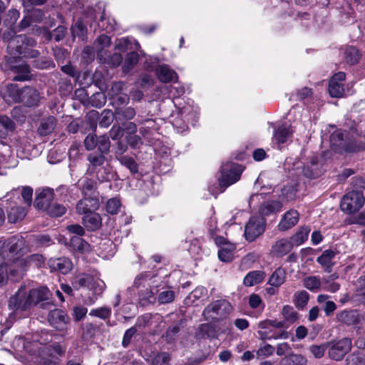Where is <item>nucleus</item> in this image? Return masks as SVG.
Wrapping results in <instances>:
<instances>
[{
	"instance_id": "nucleus-1",
	"label": "nucleus",
	"mask_w": 365,
	"mask_h": 365,
	"mask_svg": "<svg viewBox=\"0 0 365 365\" xmlns=\"http://www.w3.org/2000/svg\"><path fill=\"white\" fill-rule=\"evenodd\" d=\"M51 296V293L46 287L28 289L25 284H21L10 297L9 307L15 314H20L21 317H26L30 314L33 307L48 300Z\"/></svg>"
},
{
	"instance_id": "nucleus-2",
	"label": "nucleus",
	"mask_w": 365,
	"mask_h": 365,
	"mask_svg": "<svg viewBox=\"0 0 365 365\" xmlns=\"http://www.w3.org/2000/svg\"><path fill=\"white\" fill-rule=\"evenodd\" d=\"M155 276L150 272H143L134 279L133 289H136L139 300L143 306L154 303L156 301L155 292L152 288L157 287Z\"/></svg>"
},
{
	"instance_id": "nucleus-3",
	"label": "nucleus",
	"mask_w": 365,
	"mask_h": 365,
	"mask_svg": "<svg viewBox=\"0 0 365 365\" xmlns=\"http://www.w3.org/2000/svg\"><path fill=\"white\" fill-rule=\"evenodd\" d=\"M7 91L14 102L21 103L28 107L36 106L40 99L38 92L31 87L19 90L16 85L11 84L7 86Z\"/></svg>"
},
{
	"instance_id": "nucleus-4",
	"label": "nucleus",
	"mask_w": 365,
	"mask_h": 365,
	"mask_svg": "<svg viewBox=\"0 0 365 365\" xmlns=\"http://www.w3.org/2000/svg\"><path fill=\"white\" fill-rule=\"evenodd\" d=\"M232 311V306L226 299H220L209 304L203 310L202 315L206 320L218 322L227 318Z\"/></svg>"
},
{
	"instance_id": "nucleus-5",
	"label": "nucleus",
	"mask_w": 365,
	"mask_h": 365,
	"mask_svg": "<svg viewBox=\"0 0 365 365\" xmlns=\"http://www.w3.org/2000/svg\"><path fill=\"white\" fill-rule=\"evenodd\" d=\"M242 165L227 162L223 163L221 166V176L219 178V185L224 190L230 185L237 182L242 173Z\"/></svg>"
},
{
	"instance_id": "nucleus-6",
	"label": "nucleus",
	"mask_w": 365,
	"mask_h": 365,
	"mask_svg": "<svg viewBox=\"0 0 365 365\" xmlns=\"http://www.w3.org/2000/svg\"><path fill=\"white\" fill-rule=\"evenodd\" d=\"M331 148L336 153L354 152L356 146L354 141L348 136L347 132L336 130L330 136Z\"/></svg>"
},
{
	"instance_id": "nucleus-7",
	"label": "nucleus",
	"mask_w": 365,
	"mask_h": 365,
	"mask_svg": "<svg viewBox=\"0 0 365 365\" xmlns=\"http://www.w3.org/2000/svg\"><path fill=\"white\" fill-rule=\"evenodd\" d=\"M365 202L362 192L351 190L346 193L340 202L341 210L346 214H352L361 209Z\"/></svg>"
},
{
	"instance_id": "nucleus-8",
	"label": "nucleus",
	"mask_w": 365,
	"mask_h": 365,
	"mask_svg": "<svg viewBox=\"0 0 365 365\" xmlns=\"http://www.w3.org/2000/svg\"><path fill=\"white\" fill-rule=\"evenodd\" d=\"M0 245L1 258L10 261L23 250L24 240L22 237H11L4 241H0Z\"/></svg>"
},
{
	"instance_id": "nucleus-9",
	"label": "nucleus",
	"mask_w": 365,
	"mask_h": 365,
	"mask_svg": "<svg viewBox=\"0 0 365 365\" xmlns=\"http://www.w3.org/2000/svg\"><path fill=\"white\" fill-rule=\"evenodd\" d=\"M328 354L329 357L336 361L341 360L344 356L351 350L352 343L351 339L344 337L336 341L328 342Z\"/></svg>"
},
{
	"instance_id": "nucleus-10",
	"label": "nucleus",
	"mask_w": 365,
	"mask_h": 365,
	"mask_svg": "<svg viewBox=\"0 0 365 365\" xmlns=\"http://www.w3.org/2000/svg\"><path fill=\"white\" fill-rule=\"evenodd\" d=\"M265 229V220L260 216L251 217L245 227V237L249 242L255 240Z\"/></svg>"
},
{
	"instance_id": "nucleus-11",
	"label": "nucleus",
	"mask_w": 365,
	"mask_h": 365,
	"mask_svg": "<svg viewBox=\"0 0 365 365\" xmlns=\"http://www.w3.org/2000/svg\"><path fill=\"white\" fill-rule=\"evenodd\" d=\"M14 41L18 44L16 51L23 57L35 58L39 54L37 50L31 48L36 44V41L33 38L19 35L16 36Z\"/></svg>"
},
{
	"instance_id": "nucleus-12",
	"label": "nucleus",
	"mask_w": 365,
	"mask_h": 365,
	"mask_svg": "<svg viewBox=\"0 0 365 365\" xmlns=\"http://www.w3.org/2000/svg\"><path fill=\"white\" fill-rule=\"evenodd\" d=\"M14 58H8L6 59L4 63H2L1 66L4 71H11L14 73H16L13 78L14 81H24L29 78L30 68L29 66L26 63H20L16 65H12Z\"/></svg>"
},
{
	"instance_id": "nucleus-13",
	"label": "nucleus",
	"mask_w": 365,
	"mask_h": 365,
	"mask_svg": "<svg viewBox=\"0 0 365 365\" xmlns=\"http://www.w3.org/2000/svg\"><path fill=\"white\" fill-rule=\"evenodd\" d=\"M338 323L349 327H356L361 322V316L357 309H344L336 314Z\"/></svg>"
},
{
	"instance_id": "nucleus-14",
	"label": "nucleus",
	"mask_w": 365,
	"mask_h": 365,
	"mask_svg": "<svg viewBox=\"0 0 365 365\" xmlns=\"http://www.w3.org/2000/svg\"><path fill=\"white\" fill-rule=\"evenodd\" d=\"M48 321L50 325L59 331L67 329L69 323V317L66 312L59 309H54L50 311L48 316Z\"/></svg>"
},
{
	"instance_id": "nucleus-15",
	"label": "nucleus",
	"mask_w": 365,
	"mask_h": 365,
	"mask_svg": "<svg viewBox=\"0 0 365 365\" xmlns=\"http://www.w3.org/2000/svg\"><path fill=\"white\" fill-rule=\"evenodd\" d=\"M53 190L49 187L36 190L34 206L44 211L53 202Z\"/></svg>"
},
{
	"instance_id": "nucleus-16",
	"label": "nucleus",
	"mask_w": 365,
	"mask_h": 365,
	"mask_svg": "<svg viewBox=\"0 0 365 365\" xmlns=\"http://www.w3.org/2000/svg\"><path fill=\"white\" fill-rule=\"evenodd\" d=\"M9 262V274L12 280L18 281L21 279L26 270V262L24 258L16 257L11 258L10 261L4 259Z\"/></svg>"
},
{
	"instance_id": "nucleus-17",
	"label": "nucleus",
	"mask_w": 365,
	"mask_h": 365,
	"mask_svg": "<svg viewBox=\"0 0 365 365\" xmlns=\"http://www.w3.org/2000/svg\"><path fill=\"white\" fill-rule=\"evenodd\" d=\"M346 75L344 72H339L333 76L329 83V93L333 98H340L344 93L343 81Z\"/></svg>"
},
{
	"instance_id": "nucleus-18",
	"label": "nucleus",
	"mask_w": 365,
	"mask_h": 365,
	"mask_svg": "<svg viewBox=\"0 0 365 365\" xmlns=\"http://www.w3.org/2000/svg\"><path fill=\"white\" fill-rule=\"evenodd\" d=\"M100 202L98 197H83L80 200L76 207V212L79 215H87L96 210L99 207Z\"/></svg>"
},
{
	"instance_id": "nucleus-19",
	"label": "nucleus",
	"mask_w": 365,
	"mask_h": 365,
	"mask_svg": "<svg viewBox=\"0 0 365 365\" xmlns=\"http://www.w3.org/2000/svg\"><path fill=\"white\" fill-rule=\"evenodd\" d=\"M77 187L83 197H98L96 182L87 177L81 178L77 182Z\"/></svg>"
},
{
	"instance_id": "nucleus-20",
	"label": "nucleus",
	"mask_w": 365,
	"mask_h": 365,
	"mask_svg": "<svg viewBox=\"0 0 365 365\" xmlns=\"http://www.w3.org/2000/svg\"><path fill=\"white\" fill-rule=\"evenodd\" d=\"M48 265L52 272L58 271L63 274L68 273L73 267L71 261L67 257L51 258Z\"/></svg>"
},
{
	"instance_id": "nucleus-21",
	"label": "nucleus",
	"mask_w": 365,
	"mask_h": 365,
	"mask_svg": "<svg viewBox=\"0 0 365 365\" xmlns=\"http://www.w3.org/2000/svg\"><path fill=\"white\" fill-rule=\"evenodd\" d=\"M292 248V242L289 239L282 238L272 245L270 252L274 257H282L288 254Z\"/></svg>"
},
{
	"instance_id": "nucleus-22",
	"label": "nucleus",
	"mask_w": 365,
	"mask_h": 365,
	"mask_svg": "<svg viewBox=\"0 0 365 365\" xmlns=\"http://www.w3.org/2000/svg\"><path fill=\"white\" fill-rule=\"evenodd\" d=\"M41 343L34 342V343H25V340L22 337H16L13 341V346L18 351H21V349H25L26 352L30 353L31 354H35L36 349H38V353L43 352V349H44L43 346H39Z\"/></svg>"
},
{
	"instance_id": "nucleus-23",
	"label": "nucleus",
	"mask_w": 365,
	"mask_h": 365,
	"mask_svg": "<svg viewBox=\"0 0 365 365\" xmlns=\"http://www.w3.org/2000/svg\"><path fill=\"white\" fill-rule=\"evenodd\" d=\"M299 215L295 210H290L284 213L279 223L278 229L280 231H286L294 227L299 221Z\"/></svg>"
},
{
	"instance_id": "nucleus-24",
	"label": "nucleus",
	"mask_w": 365,
	"mask_h": 365,
	"mask_svg": "<svg viewBox=\"0 0 365 365\" xmlns=\"http://www.w3.org/2000/svg\"><path fill=\"white\" fill-rule=\"evenodd\" d=\"M304 175L309 178H316L322 174L321 164L317 156L313 155L303 168Z\"/></svg>"
},
{
	"instance_id": "nucleus-25",
	"label": "nucleus",
	"mask_w": 365,
	"mask_h": 365,
	"mask_svg": "<svg viewBox=\"0 0 365 365\" xmlns=\"http://www.w3.org/2000/svg\"><path fill=\"white\" fill-rule=\"evenodd\" d=\"M336 252L331 250H326L317 257V262L323 267L326 272L330 273L335 263L332 261Z\"/></svg>"
},
{
	"instance_id": "nucleus-26",
	"label": "nucleus",
	"mask_w": 365,
	"mask_h": 365,
	"mask_svg": "<svg viewBox=\"0 0 365 365\" xmlns=\"http://www.w3.org/2000/svg\"><path fill=\"white\" fill-rule=\"evenodd\" d=\"M158 79L163 83H168L175 81L178 78L176 72L171 69L168 65H160L155 70Z\"/></svg>"
},
{
	"instance_id": "nucleus-27",
	"label": "nucleus",
	"mask_w": 365,
	"mask_h": 365,
	"mask_svg": "<svg viewBox=\"0 0 365 365\" xmlns=\"http://www.w3.org/2000/svg\"><path fill=\"white\" fill-rule=\"evenodd\" d=\"M110 38L106 35L99 36L95 41V47L97 52L98 58L100 60L106 58V48L110 45Z\"/></svg>"
},
{
	"instance_id": "nucleus-28",
	"label": "nucleus",
	"mask_w": 365,
	"mask_h": 365,
	"mask_svg": "<svg viewBox=\"0 0 365 365\" xmlns=\"http://www.w3.org/2000/svg\"><path fill=\"white\" fill-rule=\"evenodd\" d=\"M83 224L88 230L95 231L101 227L102 219L98 213L91 212L83 217Z\"/></svg>"
},
{
	"instance_id": "nucleus-29",
	"label": "nucleus",
	"mask_w": 365,
	"mask_h": 365,
	"mask_svg": "<svg viewBox=\"0 0 365 365\" xmlns=\"http://www.w3.org/2000/svg\"><path fill=\"white\" fill-rule=\"evenodd\" d=\"M56 125V118L53 116H48L41 120L37 131L42 136L48 135L54 130Z\"/></svg>"
},
{
	"instance_id": "nucleus-30",
	"label": "nucleus",
	"mask_w": 365,
	"mask_h": 365,
	"mask_svg": "<svg viewBox=\"0 0 365 365\" xmlns=\"http://www.w3.org/2000/svg\"><path fill=\"white\" fill-rule=\"evenodd\" d=\"M88 160L90 164L88 167L86 174L89 175H93L96 171L100 168H103L102 165L105 162V156L104 154H94L91 153L88 156Z\"/></svg>"
},
{
	"instance_id": "nucleus-31",
	"label": "nucleus",
	"mask_w": 365,
	"mask_h": 365,
	"mask_svg": "<svg viewBox=\"0 0 365 365\" xmlns=\"http://www.w3.org/2000/svg\"><path fill=\"white\" fill-rule=\"evenodd\" d=\"M266 277L264 272L255 270L248 272L243 279V284L246 287H252L262 282Z\"/></svg>"
},
{
	"instance_id": "nucleus-32",
	"label": "nucleus",
	"mask_w": 365,
	"mask_h": 365,
	"mask_svg": "<svg viewBox=\"0 0 365 365\" xmlns=\"http://www.w3.org/2000/svg\"><path fill=\"white\" fill-rule=\"evenodd\" d=\"M317 301L322 305V309L327 317L331 316L336 309V304L334 302L330 300V296L327 294H321L318 295Z\"/></svg>"
},
{
	"instance_id": "nucleus-33",
	"label": "nucleus",
	"mask_w": 365,
	"mask_h": 365,
	"mask_svg": "<svg viewBox=\"0 0 365 365\" xmlns=\"http://www.w3.org/2000/svg\"><path fill=\"white\" fill-rule=\"evenodd\" d=\"M195 336L198 339H217L214 324L210 323L200 324L196 329Z\"/></svg>"
},
{
	"instance_id": "nucleus-34",
	"label": "nucleus",
	"mask_w": 365,
	"mask_h": 365,
	"mask_svg": "<svg viewBox=\"0 0 365 365\" xmlns=\"http://www.w3.org/2000/svg\"><path fill=\"white\" fill-rule=\"evenodd\" d=\"M93 282V277L86 273H80L74 276L71 281L73 288L80 289L83 287H90Z\"/></svg>"
},
{
	"instance_id": "nucleus-35",
	"label": "nucleus",
	"mask_w": 365,
	"mask_h": 365,
	"mask_svg": "<svg viewBox=\"0 0 365 365\" xmlns=\"http://www.w3.org/2000/svg\"><path fill=\"white\" fill-rule=\"evenodd\" d=\"M280 313L287 328L297 322L299 319V314L297 312H296L294 309L289 305L283 306Z\"/></svg>"
},
{
	"instance_id": "nucleus-36",
	"label": "nucleus",
	"mask_w": 365,
	"mask_h": 365,
	"mask_svg": "<svg viewBox=\"0 0 365 365\" xmlns=\"http://www.w3.org/2000/svg\"><path fill=\"white\" fill-rule=\"evenodd\" d=\"M292 132L290 125L283 124L275 131L274 138L278 144L284 143L291 137Z\"/></svg>"
},
{
	"instance_id": "nucleus-37",
	"label": "nucleus",
	"mask_w": 365,
	"mask_h": 365,
	"mask_svg": "<svg viewBox=\"0 0 365 365\" xmlns=\"http://www.w3.org/2000/svg\"><path fill=\"white\" fill-rule=\"evenodd\" d=\"M279 364L280 365H307V360L304 356L292 352L281 359Z\"/></svg>"
},
{
	"instance_id": "nucleus-38",
	"label": "nucleus",
	"mask_w": 365,
	"mask_h": 365,
	"mask_svg": "<svg viewBox=\"0 0 365 365\" xmlns=\"http://www.w3.org/2000/svg\"><path fill=\"white\" fill-rule=\"evenodd\" d=\"M286 274V270L284 268H277L269 277L268 284L274 287H280L285 282Z\"/></svg>"
},
{
	"instance_id": "nucleus-39",
	"label": "nucleus",
	"mask_w": 365,
	"mask_h": 365,
	"mask_svg": "<svg viewBox=\"0 0 365 365\" xmlns=\"http://www.w3.org/2000/svg\"><path fill=\"white\" fill-rule=\"evenodd\" d=\"M309 294L305 290L297 292L293 296V302L298 309H303L307 304Z\"/></svg>"
},
{
	"instance_id": "nucleus-40",
	"label": "nucleus",
	"mask_w": 365,
	"mask_h": 365,
	"mask_svg": "<svg viewBox=\"0 0 365 365\" xmlns=\"http://www.w3.org/2000/svg\"><path fill=\"white\" fill-rule=\"evenodd\" d=\"M139 61V55L135 51L128 53L125 57L123 65V71L125 73H129L138 63Z\"/></svg>"
},
{
	"instance_id": "nucleus-41",
	"label": "nucleus",
	"mask_w": 365,
	"mask_h": 365,
	"mask_svg": "<svg viewBox=\"0 0 365 365\" xmlns=\"http://www.w3.org/2000/svg\"><path fill=\"white\" fill-rule=\"evenodd\" d=\"M309 231L307 227H301L289 240L293 246H299L304 243L307 240Z\"/></svg>"
},
{
	"instance_id": "nucleus-42",
	"label": "nucleus",
	"mask_w": 365,
	"mask_h": 365,
	"mask_svg": "<svg viewBox=\"0 0 365 365\" xmlns=\"http://www.w3.org/2000/svg\"><path fill=\"white\" fill-rule=\"evenodd\" d=\"M44 211L51 217H58L66 213V208L61 204L53 202Z\"/></svg>"
},
{
	"instance_id": "nucleus-43",
	"label": "nucleus",
	"mask_w": 365,
	"mask_h": 365,
	"mask_svg": "<svg viewBox=\"0 0 365 365\" xmlns=\"http://www.w3.org/2000/svg\"><path fill=\"white\" fill-rule=\"evenodd\" d=\"M70 244L73 247V249L81 252H88L90 249L89 244L78 236L71 237L70 239Z\"/></svg>"
},
{
	"instance_id": "nucleus-44",
	"label": "nucleus",
	"mask_w": 365,
	"mask_h": 365,
	"mask_svg": "<svg viewBox=\"0 0 365 365\" xmlns=\"http://www.w3.org/2000/svg\"><path fill=\"white\" fill-rule=\"evenodd\" d=\"M235 249V246L233 244H229L227 247H222L218 251L219 259L225 262L232 261Z\"/></svg>"
},
{
	"instance_id": "nucleus-45",
	"label": "nucleus",
	"mask_w": 365,
	"mask_h": 365,
	"mask_svg": "<svg viewBox=\"0 0 365 365\" xmlns=\"http://www.w3.org/2000/svg\"><path fill=\"white\" fill-rule=\"evenodd\" d=\"M322 283V281L317 276H310L303 279V286L310 291L319 289Z\"/></svg>"
},
{
	"instance_id": "nucleus-46",
	"label": "nucleus",
	"mask_w": 365,
	"mask_h": 365,
	"mask_svg": "<svg viewBox=\"0 0 365 365\" xmlns=\"http://www.w3.org/2000/svg\"><path fill=\"white\" fill-rule=\"evenodd\" d=\"M282 207V203L279 201L272 200L266 202L261 207V212L263 215H269L270 213L278 212Z\"/></svg>"
},
{
	"instance_id": "nucleus-47",
	"label": "nucleus",
	"mask_w": 365,
	"mask_h": 365,
	"mask_svg": "<svg viewBox=\"0 0 365 365\" xmlns=\"http://www.w3.org/2000/svg\"><path fill=\"white\" fill-rule=\"evenodd\" d=\"M120 164L126 167L131 173L135 174L138 172V165L134 159L128 155H123L118 158Z\"/></svg>"
},
{
	"instance_id": "nucleus-48",
	"label": "nucleus",
	"mask_w": 365,
	"mask_h": 365,
	"mask_svg": "<svg viewBox=\"0 0 365 365\" xmlns=\"http://www.w3.org/2000/svg\"><path fill=\"white\" fill-rule=\"evenodd\" d=\"M274 351L275 348L273 346L269 344H263L256 351L257 358L261 359L269 357L274 354Z\"/></svg>"
},
{
	"instance_id": "nucleus-49",
	"label": "nucleus",
	"mask_w": 365,
	"mask_h": 365,
	"mask_svg": "<svg viewBox=\"0 0 365 365\" xmlns=\"http://www.w3.org/2000/svg\"><path fill=\"white\" fill-rule=\"evenodd\" d=\"M175 297V292L172 290L167 289L162 291L159 293L158 297H156V300L160 304L170 303L174 301Z\"/></svg>"
},
{
	"instance_id": "nucleus-50",
	"label": "nucleus",
	"mask_w": 365,
	"mask_h": 365,
	"mask_svg": "<svg viewBox=\"0 0 365 365\" xmlns=\"http://www.w3.org/2000/svg\"><path fill=\"white\" fill-rule=\"evenodd\" d=\"M115 115L119 119L122 118L125 120H131L135 115V110L131 107H127L123 109L116 108L115 110Z\"/></svg>"
},
{
	"instance_id": "nucleus-51",
	"label": "nucleus",
	"mask_w": 365,
	"mask_h": 365,
	"mask_svg": "<svg viewBox=\"0 0 365 365\" xmlns=\"http://www.w3.org/2000/svg\"><path fill=\"white\" fill-rule=\"evenodd\" d=\"M26 215L25 209L21 207H12L9 212V220L15 222L21 220Z\"/></svg>"
},
{
	"instance_id": "nucleus-52",
	"label": "nucleus",
	"mask_w": 365,
	"mask_h": 365,
	"mask_svg": "<svg viewBox=\"0 0 365 365\" xmlns=\"http://www.w3.org/2000/svg\"><path fill=\"white\" fill-rule=\"evenodd\" d=\"M170 356L167 352L156 354L152 359V365H169Z\"/></svg>"
},
{
	"instance_id": "nucleus-53",
	"label": "nucleus",
	"mask_w": 365,
	"mask_h": 365,
	"mask_svg": "<svg viewBox=\"0 0 365 365\" xmlns=\"http://www.w3.org/2000/svg\"><path fill=\"white\" fill-rule=\"evenodd\" d=\"M100 61L103 63H108L113 67H117L122 63L123 57L118 52H115L110 56L108 55L106 53V58Z\"/></svg>"
},
{
	"instance_id": "nucleus-54",
	"label": "nucleus",
	"mask_w": 365,
	"mask_h": 365,
	"mask_svg": "<svg viewBox=\"0 0 365 365\" xmlns=\"http://www.w3.org/2000/svg\"><path fill=\"white\" fill-rule=\"evenodd\" d=\"M359 51L354 47H349L345 51V58L351 64L356 63L359 60Z\"/></svg>"
},
{
	"instance_id": "nucleus-55",
	"label": "nucleus",
	"mask_w": 365,
	"mask_h": 365,
	"mask_svg": "<svg viewBox=\"0 0 365 365\" xmlns=\"http://www.w3.org/2000/svg\"><path fill=\"white\" fill-rule=\"evenodd\" d=\"M110 147V143L108 136L101 135L97 138V148L101 153H107L109 151Z\"/></svg>"
},
{
	"instance_id": "nucleus-56",
	"label": "nucleus",
	"mask_w": 365,
	"mask_h": 365,
	"mask_svg": "<svg viewBox=\"0 0 365 365\" xmlns=\"http://www.w3.org/2000/svg\"><path fill=\"white\" fill-rule=\"evenodd\" d=\"M121 207V203L117 197H113L108 200L106 203V211L110 215H115L118 213Z\"/></svg>"
},
{
	"instance_id": "nucleus-57",
	"label": "nucleus",
	"mask_w": 365,
	"mask_h": 365,
	"mask_svg": "<svg viewBox=\"0 0 365 365\" xmlns=\"http://www.w3.org/2000/svg\"><path fill=\"white\" fill-rule=\"evenodd\" d=\"M213 324L216 331L217 338H218L220 335L230 331L232 327V324L230 322L223 321V319L218 321L217 324Z\"/></svg>"
},
{
	"instance_id": "nucleus-58",
	"label": "nucleus",
	"mask_w": 365,
	"mask_h": 365,
	"mask_svg": "<svg viewBox=\"0 0 365 365\" xmlns=\"http://www.w3.org/2000/svg\"><path fill=\"white\" fill-rule=\"evenodd\" d=\"M89 314L91 316L99 317L102 319H106L110 317L111 314V310L108 307H103L91 309Z\"/></svg>"
},
{
	"instance_id": "nucleus-59",
	"label": "nucleus",
	"mask_w": 365,
	"mask_h": 365,
	"mask_svg": "<svg viewBox=\"0 0 365 365\" xmlns=\"http://www.w3.org/2000/svg\"><path fill=\"white\" fill-rule=\"evenodd\" d=\"M258 331H257V333H258V335H259V337L262 339V340H270V339H274V337H275V334H272V329H270V327L267 325L266 326V328H263L262 327H261V322L258 324Z\"/></svg>"
},
{
	"instance_id": "nucleus-60",
	"label": "nucleus",
	"mask_w": 365,
	"mask_h": 365,
	"mask_svg": "<svg viewBox=\"0 0 365 365\" xmlns=\"http://www.w3.org/2000/svg\"><path fill=\"white\" fill-rule=\"evenodd\" d=\"M26 265L33 264L37 267H41L44 264V258L41 255H31L26 259Z\"/></svg>"
},
{
	"instance_id": "nucleus-61",
	"label": "nucleus",
	"mask_w": 365,
	"mask_h": 365,
	"mask_svg": "<svg viewBox=\"0 0 365 365\" xmlns=\"http://www.w3.org/2000/svg\"><path fill=\"white\" fill-rule=\"evenodd\" d=\"M328 349V344H324L322 345H312L310 346L309 350L314 357L319 359L322 358L325 351Z\"/></svg>"
},
{
	"instance_id": "nucleus-62",
	"label": "nucleus",
	"mask_w": 365,
	"mask_h": 365,
	"mask_svg": "<svg viewBox=\"0 0 365 365\" xmlns=\"http://www.w3.org/2000/svg\"><path fill=\"white\" fill-rule=\"evenodd\" d=\"M9 277V262L0 264V287L6 284Z\"/></svg>"
},
{
	"instance_id": "nucleus-63",
	"label": "nucleus",
	"mask_w": 365,
	"mask_h": 365,
	"mask_svg": "<svg viewBox=\"0 0 365 365\" xmlns=\"http://www.w3.org/2000/svg\"><path fill=\"white\" fill-rule=\"evenodd\" d=\"M96 177L101 182L108 181L111 178V174L106 168H100L96 171Z\"/></svg>"
},
{
	"instance_id": "nucleus-64",
	"label": "nucleus",
	"mask_w": 365,
	"mask_h": 365,
	"mask_svg": "<svg viewBox=\"0 0 365 365\" xmlns=\"http://www.w3.org/2000/svg\"><path fill=\"white\" fill-rule=\"evenodd\" d=\"M292 347L287 342L279 343L276 346V354L277 356L288 355L292 353Z\"/></svg>"
}]
</instances>
